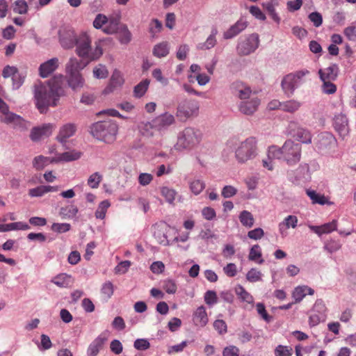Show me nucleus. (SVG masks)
<instances>
[{"mask_svg": "<svg viewBox=\"0 0 356 356\" xmlns=\"http://www.w3.org/2000/svg\"><path fill=\"white\" fill-rule=\"evenodd\" d=\"M59 61L57 58H52L42 63L39 67V74L42 78H47L58 67Z\"/></svg>", "mask_w": 356, "mask_h": 356, "instance_id": "nucleus-18", "label": "nucleus"}, {"mask_svg": "<svg viewBox=\"0 0 356 356\" xmlns=\"http://www.w3.org/2000/svg\"><path fill=\"white\" fill-rule=\"evenodd\" d=\"M288 134L293 138L305 144L312 143V134L306 128L296 122H291L287 129Z\"/></svg>", "mask_w": 356, "mask_h": 356, "instance_id": "nucleus-9", "label": "nucleus"}, {"mask_svg": "<svg viewBox=\"0 0 356 356\" xmlns=\"http://www.w3.org/2000/svg\"><path fill=\"white\" fill-rule=\"evenodd\" d=\"M247 26L248 22L246 21L239 19L224 32L223 38L225 40L232 39L244 31Z\"/></svg>", "mask_w": 356, "mask_h": 356, "instance_id": "nucleus-19", "label": "nucleus"}, {"mask_svg": "<svg viewBox=\"0 0 356 356\" xmlns=\"http://www.w3.org/2000/svg\"><path fill=\"white\" fill-rule=\"evenodd\" d=\"M108 337L105 333H102L95 338L88 346L87 356H97L101 350L104 348Z\"/></svg>", "mask_w": 356, "mask_h": 356, "instance_id": "nucleus-17", "label": "nucleus"}, {"mask_svg": "<svg viewBox=\"0 0 356 356\" xmlns=\"http://www.w3.org/2000/svg\"><path fill=\"white\" fill-rule=\"evenodd\" d=\"M259 36L255 33L240 37L236 48L237 54L244 56L254 53L259 47Z\"/></svg>", "mask_w": 356, "mask_h": 356, "instance_id": "nucleus-8", "label": "nucleus"}, {"mask_svg": "<svg viewBox=\"0 0 356 356\" xmlns=\"http://www.w3.org/2000/svg\"><path fill=\"white\" fill-rule=\"evenodd\" d=\"M218 298L214 291H207L204 294V301L209 305H214L217 302Z\"/></svg>", "mask_w": 356, "mask_h": 356, "instance_id": "nucleus-60", "label": "nucleus"}, {"mask_svg": "<svg viewBox=\"0 0 356 356\" xmlns=\"http://www.w3.org/2000/svg\"><path fill=\"white\" fill-rule=\"evenodd\" d=\"M149 85V80L145 79L137 84L134 89V96L136 97H143L146 92Z\"/></svg>", "mask_w": 356, "mask_h": 356, "instance_id": "nucleus-32", "label": "nucleus"}, {"mask_svg": "<svg viewBox=\"0 0 356 356\" xmlns=\"http://www.w3.org/2000/svg\"><path fill=\"white\" fill-rule=\"evenodd\" d=\"M278 6L277 0H270L268 2L264 3L263 6L268 13V15L276 23L279 24L281 21L280 17L275 11V7Z\"/></svg>", "mask_w": 356, "mask_h": 356, "instance_id": "nucleus-27", "label": "nucleus"}, {"mask_svg": "<svg viewBox=\"0 0 356 356\" xmlns=\"http://www.w3.org/2000/svg\"><path fill=\"white\" fill-rule=\"evenodd\" d=\"M169 54V46L168 42H161L154 46L153 54L158 58L166 56Z\"/></svg>", "mask_w": 356, "mask_h": 356, "instance_id": "nucleus-29", "label": "nucleus"}, {"mask_svg": "<svg viewBox=\"0 0 356 356\" xmlns=\"http://www.w3.org/2000/svg\"><path fill=\"white\" fill-rule=\"evenodd\" d=\"M54 129L53 124H44L41 127H33L30 134V138L33 141H38L42 137H48Z\"/></svg>", "mask_w": 356, "mask_h": 356, "instance_id": "nucleus-16", "label": "nucleus"}, {"mask_svg": "<svg viewBox=\"0 0 356 356\" xmlns=\"http://www.w3.org/2000/svg\"><path fill=\"white\" fill-rule=\"evenodd\" d=\"M108 74L107 69L102 65H99V66L95 67L93 70L94 76L97 79H104L108 76Z\"/></svg>", "mask_w": 356, "mask_h": 356, "instance_id": "nucleus-51", "label": "nucleus"}, {"mask_svg": "<svg viewBox=\"0 0 356 356\" xmlns=\"http://www.w3.org/2000/svg\"><path fill=\"white\" fill-rule=\"evenodd\" d=\"M0 112L3 115V118L1 119V121L8 125H10L13 123V122L15 120V119L18 120V115H17L14 113L10 112L8 111V107H6V111H0Z\"/></svg>", "mask_w": 356, "mask_h": 356, "instance_id": "nucleus-47", "label": "nucleus"}, {"mask_svg": "<svg viewBox=\"0 0 356 356\" xmlns=\"http://www.w3.org/2000/svg\"><path fill=\"white\" fill-rule=\"evenodd\" d=\"M218 34V30L216 27H213L211 31V34L208 36L205 42H200L196 45L197 50H209L214 47L217 44L216 35Z\"/></svg>", "mask_w": 356, "mask_h": 356, "instance_id": "nucleus-22", "label": "nucleus"}, {"mask_svg": "<svg viewBox=\"0 0 356 356\" xmlns=\"http://www.w3.org/2000/svg\"><path fill=\"white\" fill-rule=\"evenodd\" d=\"M45 186L41 185L29 191V195L32 197H39L46 194Z\"/></svg>", "mask_w": 356, "mask_h": 356, "instance_id": "nucleus-50", "label": "nucleus"}, {"mask_svg": "<svg viewBox=\"0 0 356 356\" xmlns=\"http://www.w3.org/2000/svg\"><path fill=\"white\" fill-rule=\"evenodd\" d=\"M261 257V252L259 245H253L248 255V259L250 261H257L259 258Z\"/></svg>", "mask_w": 356, "mask_h": 356, "instance_id": "nucleus-53", "label": "nucleus"}, {"mask_svg": "<svg viewBox=\"0 0 356 356\" xmlns=\"http://www.w3.org/2000/svg\"><path fill=\"white\" fill-rule=\"evenodd\" d=\"M335 131L338 132L342 139H344L348 135L349 128L346 115H340L335 118Z\"/></svg>", "mask_w": 356, "mask_h": 356, "instance_id": "nucleus-21", "label": "nucleus"}, {"mask_svg": "<svg viewBox=\"0 0 356 356\" xmlns=\"http://www.w3.org/2000/svg\"><path fill=\"white\" fill-rule=\"evenodd\" d=\"M101 292L106 299L110 298L113 293V284L111 282H105L102 287Z\"/></svg>", "mask_w": 356, "mask_h": 356, "instance_id": "nucleus-52", "label": "nucleus"}, {"mask_svg": "<svg viewBox=\"0 0 356 356\" xmlns=\"http://www.w3.org/2000/svg\"><path fill=\"white\" fill-rule=\"evenodd\" d=\"M119 41L121 44H127L131 40V33L127 26H123L119 32Z\"/></svg>", "mask_w": 356, "mask_h": 356, "instance_id": "nucleus-40", "label": "nucleus"}, {"mask_svg": "<svg viewBox=\"0 0 356 356\" xmlns=\"http://www.w3.org/2000/svg\"><path fill=\"white\" fill-rule=\"evenodd\" d=\"M24 81V77L20 75L18 72L12 77V88L13 90L19 89Z\"/></svg>", "mask_w": 356, "mask_h": 356, "instance_id": "nucleus-63", "label": "nucleus"}, {"mask_svg": "<svg viewBox=\"0 0 356 356\" xmlns=\"http://www.w3.org/2000/svg\"><path fill=\"white\" fill-rule=\"evenodd\" d=\"M193 321L196 325L204 327L208 322L206 309L203 306L199 307L194 313Z\"/></svg>", "mask_w": 356, "mask_h": 356, "instance_id": "nucleus-26", "label": "nucleus"}, {"mask_svg": "<svg viewBox=\"0 0 356 356\" xmlns=\"http://www.w3.org/2000/svg\"><path fill=\"white\" fill-rule=\"evenodd\" d=\"M241 224L247 227H252L254 225V218L252 213L248 211H243L239 215Z\"/></svg>", "mask_w": 356, "mask_h": 356, "instance_id": "nucleus-34", "label": "nucleus"}, {"mask_svg": "<svg viewBox=\"0 0 356 356\" xmlns=\"http://www.w3.org/2000/svg\"><path fill=\"white\" fill-rule=\"evenodd\" d=\"M306 296L304 286L296 287L292 294L296 302H300Z\"/></svg>", "mask_w": 356, "mask_h": 356, "instance_id": "nucleus-56", "label": "nucleus"}, {"mask_svg": "<svg viewBox=\"0 0 356 356\" xmlns=\"http://www.w3.org/2000/svg\"><path fill=\"white\" fill-rule=\"evenodd\" d=\"M237 193V189L230 185L225 186L222 188L221 195L225 198H229L234 196Z\"/></svg>", "mask_w": 356, "mask_h": 356, "instance_id": "nucleus-58", "label": "nucleus"}, {"mask_svg": "<svg viewBox=\"0 0 356 356\" xmlns=\"http://www.w3.org/2000/svg\"><path fill=\"white\" fill-rule=\"evenodd\" d=\"M202 138V133L200 129L188 127L179 133L175 147L179 151L192 149L200 144Z\"/></svg>", "mask_w": 356, "mask_h": 356, "instance_id": "nucleus-6", "label": "nucleus"}, {"mask_svg": "<svg viewBox=\"0 0 356 356\" xmlns=\"http://www.w3.org/2000/svg\"><path fill=\"white\" fill-rule=\"evenodd\" d=\"M227 145L234 150L235 158L240 163L252 160L257 155V140L252 136L243 141H238L236 138L231 139L228 141Z\"/></svg>", "mask_w": 356, "mask_h": 356, "instance_id": "nucleus-3", "label": "nucleus"}, {"mask_svg": "<svg viewBox=\"0 0 356 356\" xmlns=\"http://www.w3.org/2000/svg\"><path fill=\"white\" fill-rule=\"evenodd\" d=\"M78 208L75 205H70L65 207H61L59 211V214L63 218H72L78 213Z\"/></svg>", "mask_w": 356, "mask_h": 356, "instance_id": "nucleus-31", "label": "nucleus"}, {"mask_svg": "<svg viewBox=\"0 0 356 356\" xmlns=\"http://www.w3.org/2000/svg\"><path fill=\"white\" fill-rule=\"evenodd\" d=\"M67 83L73 90H79L83 88L84 85V79L79 73L67 74Z\"/></svg>", "mask_w": 356, "mask_h": 356, "instance_id": "nucleus-24", "label": "nucleus"}, {"mask_svg": "<svg viewBox=\"0 0 356 356\" xmlns=\"http://www.w3.org/2000/svg\"><path fill=\"white\" fill-rule=\"evenodd\" d=\"M102 180V176L99 172H95L89 177L88 185L92 188H97Z\"/></svg>", "mask_w": 356, "mask_h": 356, "instance_id": "nucleus-45", "label": "nucleus"}, {"mask_svg": "<svg viewBox=\"0 0 356 356\" xmlns=\"http://www.w3.org/2000/svg\"><path fill=\"white\" fill-rule=\"evenodd\" d=\"M293 349L290 346L278 345L275 349V356H291Z\"/></svg>", "mask_w": 356, "mask_h": 356, "instance_id": "nucleus-44", "label": "nucleus"}, {"mask_svg": "<svg viewBox=\"0 0 356 356\" xmlns=\"http://www.w3.org/2000/svg\"><path fill=\"white\" fill-rule=\"evenodd\" d=\"M49 157H46L42 155L35 156L33 160V167L37 170H42L48 163Z\"/></svg>", "mask_w": 356, "mask_h": 356, "instance_id": "nucleus-37", "label": "nucleus"}, {"mask_svg": "<svg viewBox=\"0 0 356 356\" xmlns=\"http://www.w3.org/2000/svg\"><path fill=\"white\" fill-rule=\"evenodd\" d=\"M131 263L129 261H121L115 268V274H124L129 270V267L131 266Z\"/></svg>", "mask_w": 356, "mask_h": 356, "instance_id": "nucleus-55", "label": "nucleus"}, {"mask_svg": "<svg viewBox=\"0 0 356 356\" xmlns=\"http://www.w3.org/2000/svg\"><path fill=\"white\" fill-rule=\"evenodd\" d=\"M58 37L61 47L65 49H70L75 47L79 35L72 27L62 26L58 31Z\"/></svg>", "mask_w": 356, "mask_h": 356, "instance_id": "nucleus-11", "label": "nucleus"}, {"mask_svg": "<svg viewBox=\"0 0 356 356\" xmlns=\"http://www.w3.org/2000/svg\"><path fill=\"white\" fill-rule=\"evenodd\" d=\"M28 10V6L24 0H17L15 2L13 11L18 14H25Z\"/></svg>", "mask_w": 356, "mask_h": 356, "instance_id": "nucleus-48", "label": "nucleus"}, {"mask_svg": "<svg viewBox=\"0 0 356 356\" xmlns=\"http://www.w3.org/2000/svg\"><path fill=\"white\" fill-rule=\"evenodd\" d=\"M300 106V102L292 99L282 103V111L289 113H293L298 111Z\"/></svg>", "mask_w": 356, "mask_h": 356, "instance_id": "nucleus-30", "label": "nucleus"}, {"mask_svg": "<svg viewBox=\"0 0 356 356\" xmlns=\"http://www.w3.org/2000/svg\"><path fill=\"white\" fill-rule=\"evenodd\" d=\"M239 348L235 346H229L222 350V356H239Z\"/></svg>", "mask_w": 356, "mask_h": 356, "instance_id": "nucleus-61", "label": "nucleus"}, {"mask_svg": "<svg viewBox=\"0 0 356 356\" xmlns=\"http://www.w3.org/2000/svg\"><path fill=\"white\" fill-rule=\"evenodd\" d=\"M81 152L73 149L61 154V159L63 161L65 162L73 161L78 160L81 156Z\"/></svg>", "mask_w": 356, "mask_h": 356, "instance_id": "nucleus-42", "label": "nucleus"}, {"mask_svg": "<svg viewBox=\"0 0 356 356\" xmlns=\"http://www.w3.org/2000/svg\"><path fill=\"white\" fill-rule=\"evenodd\" d=\"M30 226L22 222H11L6 225H0V232H6L12 230H27Z\"/></svg>", "mask_w": 356, "mask_h": 356, "instance_id": "nucleus-28", "label": "nucleus"}, {"mask_svg": "<svg viewBox=\"0 0 356 356\" xmlns=\"http://www.w3.org/2000/svg\"><path fill=\"white\" fill-rule=\"evenodd\" d=\"M163 289L168 294H174L177 291V284L172 280H165L163 282Z\"/></svg>", "mask_w": 356, "mask_h": 356, "instance_id": "nucleus-49", "label": "nucleus"}, {"mask_svg": "<svg viewBox=\"0 0 356 356\" xmlns=\"http://www.w3.org/2000/svg\"><path fill=\"white\" fill-rule=\"evenodd\" d=\"M308 73V71H298L294 74H289L282 81V88L286 94L291 95L300 84L302 78Z\"/></svg>", "mask_w": 356, "mask_h": 356, "instance_id": "nucleus-10", "label": "nucleus"}, {"mask_svg": "<svg viewBox=\"0 0 356 356\" xmlns=\"http://www.w3.org/2000/svg\"><path fill=\"white\" fill-rule=\"evenodd\" d=\"M161 193L168 203L172 204L174 202L176 195V192L174 189L163 186L161 188Z\"/></svg>", "mask_w": 356, "mask_h": 356, "instance_id": "nucleus-41", "label": "nucleus"}, {"mask_svg": "<svg viewBox=\"0 0 356 356\" xmlns=\"http://www.w3.org/2000/svg\"><path fill=\"white\" fill-rule=\"evenodd\" d=\"M190 189L192 193L197 195H199L205 188V183L201 179H194L190 182Z\"/></svg>", "mask_w": 356, "mask_h": 356, "instance_id": "nucleus-35", "label": "nucleus"}, {"mask_svg": "<svg viewBox=\"0 0 356 356\" xmlns=\"http://www.w3.org/2000/svg\"><path fill=\"white\" fill-rule=\"evenodd\" d=\"M70 276L67 274H60L51 280V282L59 287H67L70 282Z\"/></svg>", "mask_w": 356, "mask_h": 356, "instance_id": "nucleus-36", "label": "nucleus"}, {"mask_svg": "<svg viewBox=\"0 0 356 356\" xmlns=\"http://www.w3.org/2000/svg\"><path fill=\"white\" fill-rule=\"evenodd\" d=\"M260 99L255 94L243 101L238 102V111L246 115H253L258 109Z\"/></svg>", "mask_w": 356, "mask_h": 356, "instance_id": "nucleus-12", "label": "nucleus"}, {"mask_svg": "<svg viewBox=\"0 0 356 356\" xmlns=\"http://www.w3.org/2000/svg\"><path fill=\"white\" fill-rule=\"evenodd\" d=\"M110 207V203L108 200H104L100 202L99 207L95 211V216L99 219H104L106 216V213L108 208Z\"/></svg>", "mask_w": 356, "mask_h": 356, "instance_id": "nucleus-43", "label": "nucleus"}, {"mask_svg": "<svg viewBox=\"0 0 356 356\" xmlns=\"http://www.w3.org/2000/svg\"><path fill=\"white\" fill-rule=\"evenodd\" d=\"M120 20L118 18L108 19L106 26L103 28V31L106 34H113L117 32L118 29Z\"/></svg>", "mask_w": 356, "mask_h": 356, "instance_id": "nucleus-33", "label": "nucleus"}, {"mask_svg": "<svg viewBox=\"0 0 356 356\" xmlns=\"http://www.w3.org/2000/svg\"><path fill=\"white\" fill-rule=\"evenodd\" d=\"M308 227L318 236L321 237L323 234H328L334 231V220L321 226L309 225Z\"/></svg>", "mask_w": 356, "mask_h": 356, "instance_id": "nucleus-25", "label": "nucleus"}, {"mask_svg": "<svg viewBox=\"0 0 356 356\" xmlns=\"http://www.w3.org/2000/svg\"><path fill=\"white\" fill-rule=\"evenodd\" d=\"M77 129V127L74 123H66L60 127L56 139L62 145H65L67 139L73 136Z\"/></svg>", "mask_w": 356, "mask_h": 356, "instance_id": "nucleus-15", "label": "nucleus"}, {"mask_svg": "<svg viewBox=\"0 0 356 356\" xmlns=\"http://www.w3.org/2000/svg\"><path fill=\"white\" fill-rule=\"evenodd\" d=\"M88 63L87 61L86 63H84L74 57L70 58L65 65L67 74L79 73V71L82 70Z\"/></svg>", "mask_w": 356, "mask_h": 356, "instance_id": "nucleus-23", "label": "nucleus"}, {"mask_svg": "<svg viewBox=\"0 0 356 356\" xmlns=\"http://www.w3.org/2000/svg\"><path fill=\"white\" fill-rule=\"evenodd\" d=\"M302 147L292 140H286L282 147L272 146L268 151L269 159H283L289 165H295L301 158Z\"/></svg>", "mask_w": 356, "mask_h": 356, "instance_id": "nucleus-2", "label": "nucleus"}, {"mask_svg": "<svg viewBox=\"0 0 356 356\" xmlns=\"http://www.w3.org/2000/svg\"><path fill=\"white\" fill-rule=\"evenodd\" d=\"M71 228V225L69 223H53L51 225V229L54 232L58 233H64L68 232Z\"/></svg>", "mask_w": 356, "mask_h": 356, "instance_id": "nucleus-54", "label": "nucleus"}, {"mask_svg": "<svg viewBox=\"0 0 356 356\" xmlns=\"http://www.w3.org/2000/svg\"><path fill=\"white\" fill-rule=\"evenodd\" d=\"M108 22V18L106 15L102 14H98L96 15L94 21H93V26L97 29L104 28V25L106 26Z\"/></svg>", "mask_w": 356, "mask_h": 356, "instance_id": "nucleus-46", "label": "nucleus"}, {"mask_svg": "<svg viewBox=\"0 0 356 356\" xmlns=\"http://www.w3.org/2000/svg\"><path fill=\"white\" fill-rule=\"evenodd\" d=\"M333 72V65H330L324 70L321 69L318 71L320 79L323 82L322 90L325 93H334V84L332 83L334 79Z\"/></svg>", "mask_w": 356, "mask_h": 356, "instance_id": "nucleus-13", "label": "nucleus"}, {"mask_svg": "<svg viewBox=\"0 0 356 356\" xmlns=\"http://www.w3.org/2000/svg\"><path fill=\"white\" fill-rule=\"evenodd\" d=\"M175 120L173 115L169 113H165L156 117L152 122L153 124L150 125V127H155L160 130L172 124L175 122Z\"/></svg>", "mask_w": 356, "mask_h": 356, "instance_id": "nucleus-20", "label": "nucleus"}, {"mask_svg": "<svg viewBox=\"0 0 356 356\" xmlns=\"http://www.w3.org/2000/svg\"><path fill=\"white\" fill-rule=\"evenodd\" d=\"M309 19L314 24V26L318 27L322 24V15L318 12H313L309 14Z\"/></svg>", "mask_w": 356, "mask_h": 356, "instance_id": "nucleus-64", "label": "nucleus"}, {"mask_svg": "<svg viewBox=\"0 0 356 356\" xmlns=\"http://www.w3.org/2000/svg\"><path fill=\"white\" fill-rule=\"evenodd\" d=\"M65 95L63 76H55L48 84L38 82L33 86V96L37 108L41 113L47 111L49 106H56L59 99Z\"/></svg>", "mask_w": 356, "mask_h": 356, "instance_id": "nucleus-1", "label": "nucleus"}, {"mask_svg": "<svg viewBox=\"0 0 356 356\" xmlns=\"http://www.w3.org/2000/svg\"><path fill=\"white\" fill-rule=\"evenodd\" d=\"M76 42V54L89 61L98 59L102 55V49L99 46H96L93 49L91 47V40L86 33L79 34V38Z\"/></svg>", "mask_w": 356, "mask_h": 356, "instance_id": "nucleus-5", "label": "nucleus"}, {"mask_svg": "<svg viewBox=\"0 0 356 356\" xmlns=\"http://www.w3.org/2000/svg\"><path fill=\"white\" fill-rule=\"evenodd\" d=\"M202 215L206 220H212L216 218V213L213 208L210 207H206L202 209Z\"/></svg>", "mask_w": 356, "mask_h": 356, "instance_id": "nucleus-62", "label": "nucleus"}, {"mask_svg": "<svg viewBox=\"0 0 356 356\" xmlns=\"http://www.w3.org/2000/svg\"><path fill=\"white\" fill-rule=\"evenodd\" d=\"M230 89L232 95L238 98L239 101L245 100V99L253 95L250 88L241 81H235L232 83Z\"/></svg>", "mask_w": 356, "mask_h": 356, "instance_id": "nucleus-14", "label": "nucleus"}, {"mask_svg": "<svg viewBox=\"0 0 356 356\" xmlns=\"http://www.w3.org/2000/svg\"><path fill=\"white\" fill-rule=\"evenodd\" d=\"M134 346L137 350H145L150 347V343L145 339H138L134 341Z\"/></svg>", "mask_w": 356, "mask_h": 356, "instance_id": "nucleus-59", "label": "nucleus"}, {"mask_svg": "<svg viewBox=\"0 0 356 356\" xmlns=\"http://www.w3.org/2000/svg\"><path fill=\"white\" fill-rule=\"evenodd\" d=\"M118 127L115 122L104 120L97 122L90 127V132L93 137L106 143H112L116 139Z\"/></svg>", "mask_w": 356, "mask_h": 356, "instance_id": "nucleus-4", "label": "nucleus"}, {"mask_svg": "<svg viewBox=\"0 0 356 356\" xmlns=\"http://www.w3.org/2000/svg\"><path fill=\"white\" fill-rule=\"evenodd\" d=\"M189 51V47L188 44H184L179 47L177 52V58L179 60H184Z\"/></svg>", "mask_w": 356, "mask_h": 356, "instance_id": "nucleus-57", "label": "nucleus"}, {"mask_svg": "<svg viewBox=\"0 0 356 356\" xmlns=\"http://www.w3.org/2000/svg\"><path fill=\"white\" fill-rule=\"evenodd\" d=\"M236 295L244 302L249 304L253 302L252 296L242 286H238L235 289Z\"/></svg>", "mask_w": 356, "mask_h": 356, "instance_id": "nucleus-38", "label": "nucleus"}, {"mask_svg": "<svg viewBox=\"0 0 356 356\" xmlns=\"http://www.w3.org/2000/svg\"><path fill=\"white\" fill-rule=\"evenodd\" d=\"M199 102L193 99H184L179 102L177 106L176 116L181 122L198 115Z\"/></svg>", "mask_w": 356, "mask_h": 356, "instance_id": "nucleus-7", "label": "nucleus"}, {"mask_svg": "<svg viewBox=\"0 0 356 356\" xmlns=\"http://www.w3.org/2000/svg\"><path fill=\"white\" fill-rule=\"evenodd\" d=\"M262 273L255 268H251L246 274V279L250 282H257L262 280Z\"/></svg>", "mask_w": 356, "mask_h": 356, "instance_id": "nucleus-39", "label": "nucleus"}]
</instances>
